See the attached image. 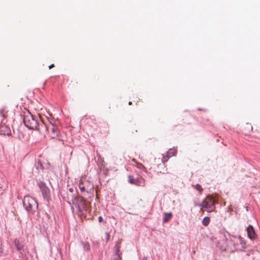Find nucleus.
I'll list each match as a JSON object with an SVG mask.
<instances>
[{
    "label": "nucleus",
    "instance_id": "obj_1",
    "mask_svg": "<svg viewBox=\"0 0 260 260\" xmlns=\"http://www.w3.org/2000/svg\"><path fill=\"white\" fill-rule=\"evenodd\" d=\"M41 121H43L40 120L39 122L28 111L24 112L23 122L28 128L37 130L40 133L41 130V128H40Z\"/></svg>",
    "mask_w": 260,
    "mask_h": 260
},
{
    "label": "nucleus",
    "instance_id": "obj_2",
    "mask_svg": "<svg viewBox=\"0 0 260 260\" xmlns=\"http://www.w3.org/2000/svg\"><path fill=\"white\" fill-rule=\"evenodd\" d=\"M41 128L40 134L45 137L47 132L50 134V136L53 139H57L58 137L59 131L56 126L51 123L48 122L45 123L44 121H41L40 125Z\"/></svg>",
    "mask_w": 260,
    "mask_h": 260
},
{
    "label": "nucleus",
    "instance_id": "obj_3",
    "mask_svg": "<svg viewBox=\"0 0 260 260\" xmlns=\"http://www.w3.org/2000/svg\"><path fill=\"white\" fill-rule=\"evenodd\" d=\"M23 204L25 209L31 213H34L38 207V204L36 200L30 196H25L24 198Z\"/></svg>",
    "mask_w": 260,
    "mask_h": 260
},
{
    "label": "nucleus",
    "instance_id": "obj_4",
    "mask_svg": "<svg viewBox=\"0 0 260 260\" xmlns=\"http://www.w3.org/2000/svg\"><path fill=\"white\" fill-rule=\"evenodd\" d=\"M73 204L77 208L78 210L81 212L88 211L89 208V203L87 202L82 197H77L73 200Z\"/></svg>",
    "mask_w": 260,
    "mask_h": 260
},
{
    "label": "nucleus",
    "instance_id": "obj_5",
    "mask_svg": "<svg viewBox=\"0 0 260 260\" xmlns=\"http://www.w3.org/2000/svg\"><path fill=\"white\" fill-rule=\"evenodd\" d=\"M200 206L201 207V210L205 209L208 212L213 211L215 208L214 198L211 196H208Z\"/></svg>",
    "mask_w": 260,
    "mask_h": 260
},
{
    "label": "nucleus",
    "instance_id": "obj_6",
    "mask_svg": "<svg viewBox=\"0 0 260 260\" xmlns=\"http://www.w3.org/2000/svg\"><path fill=\"white\" fill-rule=\"evenodd\" d=\"M78 186L81 192H89L93 189V184L85 178L81 179Z\"/></svg>",
    "mask_w": 260,
    "mask_h": 260
},
{
    "label": "nucleus",
    "instance_id": "obj_7",
    "mask_svg": "<svg viewBox=\"0 0 260 260\" xmlns=\"http://www.w3.org/2000/svg\"><path fill=\"white\" fill-rule=\"evenodd\" d=\"M233 242L237 250H242L246 247V243L241 237H234Z\"/></svg>",
    "mask_w": 260,
    "mask_h": 260
},
{
    "label": "nucleus",
    "instance_id": "obj_8",
    "mask_svg": "<svg viewBox=\"0 0 260 260\" xmlns=\"http://www.w3.org/2000/svg\"><path fill=\"white\" fill-rule=\"evenodd\" d=\"M39 186L42 191V193L45 198H47L50 196V189L43 182L39 183Z\"/></svg>",
    "mask_w": 260,
    "mask_h": 260
},
{
    "label": "nucleus",
    "instance_id": "obj_9",
    "mask_svg": "<svg viewBox=\"0 0 260 260\" xmlns=\"http://www.w3.org/2000/svg\"><path fill=\"white\" fill-rule=\"evenodd\" d=\"M11 133L10 127L1 122L0 123V134L4 135H10Z\"/></svg>",
    "mask_w": 260,
    "mask_h": 260
},
{
    "label": "nucleus",
    "instance_id": "obj_10",
    "mask_svg": "<svg viewBox=\"0 0 260 260\" xmlns=\"http://www.w3.org/2000/svg\"><path fill=\"white\" fill-rule=\"evenodd\" d=\"M248 237L251 240L254 239L256 237V234L254 229L252 225H249L247 228Z\"/></svg>",
    "mask_w": 260,
    "mask_h": 260
},
{
    "label": "nucleus",
    "instance_id": "obj_11",
    "mask_svg": "<svg viewBox=\"0 0 260 260\" xmlns=\"http://www.w3.org/2000/svg\"><path fill=\"white\" fill-rule=\"evenodd\" d=\"M170 157H168V155L167 154L166 156L162 155H159L157 158H154V162L155 161H158V162H161L162 163V165H165V163L167 162Z\"/></svg>",
    "mask_w": 260,
    "mask_h": 260
},
{
    "label": "nucleus",
    "instance_id": "obj_12",
    "mask_svg": "<svg viewBox=\"0 0 260 260\" xmlns=\"http://www.w3.org/2000/svg\"><path fill=\"white\" fill-rule=\"evenodd\" d=\"M128 181L130 183L137 185H141V183H142L140 180L137 179H134L131 175H129L128 176Z\"/></svg>",
    "mask_w": 260,
    "mask_h": 260
},
{
    "label": "nucleus",
    "instance_id": "obj_13",
    "mask_svg": "<svg viewBox=\"0 0 260 260\" xmlns=\"http://www.w3.org/2000/svg\"><path fill=\"white\" fill-rule=\"evenodd\" d=\"M172 217V214L171 213H164L163 221L164 222H167L170 221Z\"/></svg>",
    "mask_w": 260,
    "mask_h": 260
},
{
    "label": "nucleus",
    "instance_id": "obj_14",
    "mask_svg": "<svg viewBox=\"0 0 260 260\" xmlns=\"http://www.w3.org/2000/svg\"><path fill=\"white\" fill-rule=\"evenodd\" d=\"M8 112V110L6 107L0 109V114L4 119L7 117Z\"/></svg>",
    "mask_w": 260,
    "mask_h": 260
},
{
    "label": "nucleus",
    "instance_id": "obj_15",
    "mask_svg": "<svg viewBox=\"0 0 260 260\" xmlns=\"http://www.w3.org/2000/svg\"><path fill=\"white\" fill-rule=\"evenodd\" d=\"M177 153V149L175 148L170 149L167 152L168 157H171L175 156Z\"/></svg>",
    "mask_w": 260,
    "mask_h": 260
},
{
    "label": "nucleus",
    "instance_id": "obj_16",
    "mask_svg": "<svg viewBox=\"0 0 260 260\" xmlns=\"http://www.w3.org/2000/svg\"><path fill=\"white\" fill-rule=\"evenodd\" d=\"M210 221V218L209 217H205L202 221V223L204 225L207 226L209 224Z\"/></svg>",
    "mask_w": 260,
    "mask_h": 260
},
{
    "label": "nucleus",
    "instance_id": "obj_17",
    "mask_svg": "<svg viewBox=\"0 0 260 260\" xmlns=\"http://www.w3.org/2000/svg\"><path fill=\"white\" fill-rule=\"evenodd\" d=\"M15 244L18 250L21 251V250L23 249V246L22 245L20 244L19 241H15Z\"/></svg>",
    "mask_w": 260,
    "mask_h": 260
},
{
    "label": "nucleus",
    "instance_id": "obj_18",
    "mask_svg": "<svg viewBox=\"0 0 260 260\" xmlns=\"http://www.w3.org/2000/svg\"><path fill=\"white\" fill-rule=\"evenodd\" d=\"M161 164L162 165V163H161V162H158V161H155V162H154V159L153 160L152 162V165L153 166L154 169L155 168V167H158V166ZM150 168H152L153 167H151Z\"/></svg>",
    "mask_w": 260,
    "mask_h": 260
},
{
    "label": "nucleus",
    "instance_id": "obj_19",
    "mask_svg": "<svg viewBox=\"0 0 260 260\" xmlns=\"http://www.w3.org/2000/svg\"><path fill=\"white\" fill-rule=\"evenodd\" d=\"M194 187L198 190L199 191V193L200 194H201L202 193V191H203V188L202 187V186L199 184H197L196 185H195L194 186Z\"/></svg>",
    "mask_w": 260,
    "mask_h": 260
},
{
    "label": "nucleus",
    "instance_id": "obj_20",
    "mask_svg": "<svg viewBox=\"0 0 260 260\" xmlns=\"http://www.w3.org/2000/svg\"><path fill=\"white\" fill-rule=\"evenodd\" d=\"M4 182L0 181V190H3L4 189Z\"/></svg>",
    "mask_w": 260,
    "mask_h": 260
},
{
    "label": "nucleus",
    "instance_id": "obj_21",
    "mask_svg": "<svg viewBox=\"0 0 260 260\" xmlns=\"http://www.w3.org/2000/svg\"><path fill=\"white\" fill-rule=\"evenodd\" d=\"M137 167L139 169H142L143 168H144V166L142 164H138L137 165Z\"/></svg>",
    "mask_w": 260,
    "mask_h": 260
},
{
    "label": "nucleus",
    "instance_id": "obj_22",
    "mask_svg": "<svg viewBox=\"0 0 260 260\" xmlns=\"http://www.w3.org/2000/svg\"><path fill=\"white\" fill-rule=\"evenodd\" d=\"M164 168H165V170H164V171H159V172H160V173H162V174H165V173H166V172H167V168H166V166H164Z\"/></svg>",
    "mask_w": 260,
    "mask_h": 260
},
{
    "label": "nucleus",
    "instance_id": "obj_23",
    "mask_svg": "<svg viewBox=\"0 0 260 260\" xmlns=\"http://www.w3.org/2000/svg\"><path fill=\"white\" fill-rule=\"evenodd\" d=\"M98 220H99V222H102V220H103V218L102 216H99V218H98Z\"/></svg>",
    "mask_w": 260,
    "mask_h": 260
},
{
    "label": "nucleus",
    "instance_id": "obj_24",
    "mask_svg": "<svg viewBox=\"0 0 260 260\" xmlns=\"http://www.w3.org/2000/svg\"><path fill=\"white\" fill-rule=\"evenodd\" d=\"M54 67V64H51L50 66H49V69H51L53 68Z\"/></svg>",
    "mask_w": 260,
    "mask_h": 260
},
{
    "label": "nucleus",
    "instance_id": "obj_25",
    "mask_svg": "<svg viewBox=\"0 0 260 260\" xmlns=\"http://www.w3.org/2000/svg\"><path fill=\"white\" fill-rule=\"evenodd\" d=\"M132 104V103L131 102H128V105H131Z\"/></svg>",
    "mask_w": 260,
    "mask_h": 260
}]
</instances>
